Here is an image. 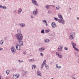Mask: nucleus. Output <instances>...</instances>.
<instances>
[{
	"instance_id": "1",
	"label": "nucleus",
	"mask_w": 79,
	"mask_h": 79,
	"mask_svg": "<svg viewBox=\"0 0 79 79\" xmlns=\"http://www.w3.org/2000/svg\"><path fill=\"white\" fill-rule=\"evenodd\" d=\"M15 37L17 38V40L19 42L20 45L23 46V42L22 41L23 38V35L21 33H18L15 35Z\"/></svg>"
},
{
	"instance_id": "2",
	"label": "nucleus",
	"mask_w": 79,
	"mask_h": 79,
	"mask_svg": "<svg viewBox=\"0 0 79 79\" xmlns=\"http://www.w3.org/2000/svg\"><path fill=\"white\" fill-rule=\"evenodd\" d=\"M58 17L60 19H59V20H60V22H61V23H62V24H64V20L63 19L62 15H59Z\"/></svg>"
},
{
	"instance_id": "3",
	"label": "nucleus",
	"mask_w": 79,
	"mask_h": 79,
	"mask_svg": "<svg viewBox=\"0 0 79 79\" xmlns=\"http://www.w3.org/2000/svg\"><path fill=\"white\" fill-rule=\"evenodd\" d=\"M71 44L72 45V46L73 47V48L75 50H76L77 51V52H79V49H77V48L75 47L76 46V44L73 42V41H71Z\"/></svg>"
},
{
	"instance_id": "4",
	"label": "nucleus",
	"mask_w": 79,
	"mask_h": 79,
	"mask_svg": "<svg viewBox=\"0 0 79 79\" xmlns=\"http://www.w3.org/2000/svg\"><path fill=\"white\" fill-rule=\"evenodd\" d=\"M11 51L12 52L13 54H15L16 52V48L14 47H12L11 48Z\"/></svg>"
},
{
	"instance_id": "5",
	"label": "nucleus",
	"mask_w": 79,
	"mask_h": 79,
	"mask_svg": "<svg viewBox=\"0 0 79 79\" xmlns=\"http://www.w3.org/2000/svg\"><path fill=\"white\" fill-rule=\"evenodd\" d=\"M62 49L63 45H60L58 48L57 51L58 52H61V51H62Z\"/></svg>"
},
{
	"instance_id": "6",
	"label": "nucleus",
	"mask_w": 79,
	"mask_h": 79,
	"mask_svg": "<svg viewBox=\"0 0 79 79\" xmlns=\"http://www.w3.org/2000/svg\"><path fill=\"white\" fill-rule=\"evenodd\" d=\"M45 50V48L44 46H43L40 48L39 49L40 52H44V51Z\"/></svg>"
},
{
	"instance_id": "7",
	"label": "nucleus",
	"mask_w": 79,
	"mask_h": 79,
	"mask_svg": "<svg viewBox=\"0 0 79 79\" xmlns=\"http://www.w3.org/2000/svg\"><path fill=\"white\" fill-rule=\"evenodd\" d=\"M37 13H38V10L37 9H36L33 11L32 15H33L35 16H37Z\"/></svg>"
},
{
	"instance_id": "8",
	"label": "nucleus",
	"mask_w": 79,
	"mask_h": 79,
	"mask_svg": "<svg viewBox=\"0 0 79 79\" xmlns=\"http://www.w3.org/2000/svg\"><path fill=\"white\" fill-rule=\"evenodd\" d=\"M31 2L35 5L37 6H39V5H38V3H37L35 0H31Z\"/></svg>"
},
{
	"instance_id": "9",
	"label": "nucleus",
	"mask_w": 79,
	"mask_h": 79,
	"mask_svg": "<svg viewBox=\"0 0 79 79\" xmlns=\"http://www.w3.org/2000/svg\"><path fill=\"white\" fill-rule=\"evenodd\" d=\"M29 72L27 71H25L24 70H23L22 72V75L23 76H25L26 74H28Z\"/></svg>"
},
{
	"instance_id": "10",
	"label": "nucleus",
	"mask_w": 79,
	"mask_h": 79,
	"mask_svg": "<svg viewBox=\"0 0 79 79\" xmlns=\"http://www.w3.org/2000/svg\"><path fill=\"white\" fill-rule=\"evenodd\" d=\"M15 47L18 50H21V46L18 44H17L15 45Z\"/></svg>"
},
{
	"instance_id": "11",
	"label": "nucleus",
	"mask_w": 79,
	"mask_h": 79,
	"mask_svg": "<svg viewBox=\"0 0 79 79\" xmlns=\"http://www.w3.org/2000/svg\"><path fill=\"white\" fill-rule=\"evenodd\" d=\"M51 26L53 28H55V27H56V24L55 23L52 22L51 23Z\"/></svg>"
},
{
	"instance_id": "12",
	"label": "nucleus",
	"mask_w": 79,
	"mask_h": 79,
	"mask_svg": "<svg viewBox=\"0 0 79 79\" xmlns=\"http://www.w3.org/2000/svg\"><path fill=\"white\" fill-rule=\"evenodd\" d=\"M19 26L21 27H25V23H22L19 24Z\"/></svg>"
},
{
	"instance_id": "13",
	"label": "nucleus",
	"mask_w": 79,
	"mask_h": 79,
	"mask_svg": "<svg viewBox=\"0 0 79 79\" xmlns=\"http://www.w3.org/2000/svg\"><path fill=\"white\" fill-rule=\"evenodd\" d=\"M14 77L15 78V79H18L19 77V75L16 74L14 76Z\"/></svg>"
},
{
	"instance_id": "14",
	"label": "nucleus",
	"mask_w": 79,
	"mask_h": 79,
	"mask_svg": "<svg viewBox=\"0 0 79 79\" xmlns=\"http://www.w3.org/2000/svg\"><path fill=\"white\" fill-rule=\"evenodd\" d=\"M37 74L38 75V76H42V74L39 71H37Z\"/></svg>"
},
{
	"instance_id": "15",
	"label": "nucleus",
	"mask_w": 79,
	"mask_h": 79,
	"mask_svg": "<svg viewBox=\"0 0 79 79\" xmlns=\"http://www.w3.org/2000/svg\"><path fill=\"white\" fill-rule=\"evenodd\" d=\"M43 23H45V24L46 25V26H48V24H47V22L45 20H42Z\"/></svg>"
},
{
	"instance_id": "16",
	"label": "nucleus",
	"mask_w": 79,
	"mask_h": 79,
	"mask_svg": "<svg viewBox=\"0 0 79 79\" xmlns=\"http://www.w3.org/2000/svg\"><path fill=\"white\" fill-rule=\"evenodd\" d=\"M54 20H55V21H58L59 23H61L60 20L54 17Z\"/></svg>"
},
{
	"instance_id": "17",
	"label": "nucleus",
	"mask_w": 79,
	"mask_h": 79,
	"mask_svg": "<svg viewBox=\"0 0 79 79\" xmlns=\"http://www.w3.org/2000/svg\"><path fill=\"white\" fill-rule=\"evenodd\" d=\"M44 42L45 43H48L50 42V40L48 39H44Z\"/></svg>"
},
{
	"instance_id": "18",
	"label": "nucleus",
	"mask_w": 79,
	"mask_h": 79,
	"mask_svg": "<svg viewBox=\"0 0 79 79\" xmlns=\"http://www.w3.org/2000/svg\"><path fill=\"white\" fill-rule=\"evenodd\" d=\"M4 42V40H1L0 42V44L1 45H2L3 44V43Z\"/></svg>"
},
{
	"instance_id": "19",
	"label": "nucleus",
	"mask_w": 79,
	"mask_h": 79,
	"mask_svg": "<svg viewBox=\"0 0 79 79\" xmlns=\"http://www.w3.org/2000/svg\"><path fill=\"white\" fill-rule=\"evenodd\" d=\"M74 36L73 35H70L69 37V39L70 40H72L73 39Z\"/></svg>"
},
{
	"instance_id": "20",
	"label": "nucleus",
	"mask_w": 79,
	"mask_h": 79,
	"mask_svg": "<svg viewBox=\"0 0 79 79\" xmlns=\"http://www.w3.org/2000/svg\"><path fill=\"white\" fill-rule=\"evenodd\" d=\"M29 62H31V63H32V62H34L35 61V60H34V59H32L30 60H29Z\"/></svg>"
},
{
	"instance_id": "21",
	"label": "nucleus",
	"mask_w": 79,
	"mask_h": 79,
	"mask_svg": "<svg viewBox=\"0 0 79 79\" xmlns=\"http://www.w3.org/2000/svg\"><path fill=\"white\" fill-rule=\"evenodd\" d=\"M22 12V9L20 8L19 9V10L18 11V13L19 14H20Z\"/></svg>"
},
{
	"instance_id": "22",
	"label": "nucleus",
	"mask_w": 79,
	"mask_h": 79,
	"mask_svg": "<svg viewBox=\"0 0 79 79\" xmlns=\"http://www.w3.org/2000/svg\"><path fill=\"white\" fill-rule=\"evenodd\" d=\"M36 65H32V69H35L36 68Z\"/></svg>"
},
{
	"instance_id": "23",
	"label": "nucleus",
	"mask_w": 79,
	"mask_h": 79,
	"mask_svg": "<svg viewBox=\"0 0 79 79\" xmlns=\"http://www.w3.org/2000/svg\"><path fill=\"white\" fill-rule=\"evenodd\" d=\"M50 5H47L45 6V7L47 9H49L50 8Z\"/></svg>"
},
{
	"instance_id": "24",
	"label": "nucleus",
	"mask_w": 79,
	"mask_h": 79,
	"mask_svg": "<svg viewBox=\"0 0 79 79\" xmlns=\"http://www.w3.org/2000/svg\"><path fill=\"white\" fill-rule=\"evenodd\" d=\"M45 66L46 69H48L49 66L47 64H45Z\"/></svg>"
},
{
	"instance_id": "25",
	"label": "nucleus",
	"mask_w": 79,
	"mask_h": 79,
	"mask_svg": "<svg viewBox=\"0 0 79 79\" xmlns=\"http://www.w3.org/2000/svg\"><path fill=\"white\" fill-rule=\"evenodd\" d=\"M41 33L42 34H45V31H44V30L43 29L41 31Z\"/></svg>"
},
{
	"instance_id": "26",
	"label": "nucleus",
	"mask_w": 79,
	"mask_h": 79,
	"mask_svg": "<svg viewBox=\"0 0 79 79\" xmlns=\"http://www.w3.org/2000/svg\"><path fill=\"white\" fill-rule=\"evenodd\" d=\"M6 74H7V75H8V74H9V73H10V71L8 70H7L6 71Z\"/></svg>"
},
{
	"instance_id": "27",
	"label": "nucleus",
	"mask_w": 79,
	"mask_h": 79,
	"mask_svg": "<svg viewBox=\"0 0 79 79\" xmlns=\"http://www.w3.org/2000/svg\"><path fill=\"white\" fill-rule=\"evenodd\" d=\"M60 6H57L56 7V9L57 10H59V9H60Z\"/></svg>"
},
{
	"instance_id": "28",
	"label": "nucleus",
	"mask_w": 79,
	"mask_h": 79,
	"mask_svg": "<svg viewBox=\"0 0 79 79\" xmlns=\"http://www.w3.org/2000/svg\"><path fill=\"white\" fill-rule=\"evenodd\" d=\"M50 32V30H49L48 29L46 30V33H48V32Z\"/></svg>"
},
{
	"instance_id": "29",
	"label": "nucleus",
	"mask_w": 79,
	"mask_h": 79,
	"mask_svg": "<svg viewBox=\"0 0 79 79\" xmlns=\"http://www.w3.org/2000/svg\"><path fill=\"white\" fill-rule=\"evenodd\" d=\"M58 56H59V58H62L63 56L61 55H60H60L59 54Z\"/></svg>"
},
{
	"instance_id": "30",
	"label": "nucleus",
	"mask_w": 79,
	"mask_h": 79,
	"mask_svg": "<svg viewBox=\"0 0 79 79\" xmlns=\"http://www.w3.org/2000/svg\"><path fill=\"white\" fill-rule=\"evenodd\" d=\"M18 33H21V30L20 29H18L17 30Z\"/></svg>"
},
{
	"instance_id": "31",
	"label": "nucleus",
	"mask_w": 79,
	"mask_h": 79,
	"mask_svg": "<svg viewBox=\"0 0 79 79\" xmlns=\"http://www.w3.org/2000/svg\"><path fill=\"white\" fill-rule=\"evenodd\" d=\"M45 63H46V60H45L42 63V64L44 65V64H45Z\"/></svg>"
},
{
	"instance_id": "32",
	"label": "nucleus",
	"mask_w": 79,
	"mask_h": 79,
	"mask_svg": "<svg viewBox=\"0 0 79 79\" xmlns=\"http://www.w3.org/2000/svg\"><path fill=\"white\" fill-rule=\"evenodd\" d=\"M2 9H4V10H5V9H6V6H3Z\"/></svg>"
},
{
	"instance_id": "33",
	"label": "nucleus",
	"mask_w": 79,
	"mask_h": 79,
	"mask_svg": "<svg viewBox=\"0 0 79 79\" xmlns=\"http://www.w3.org/2000/svg\"><path fill=\"white\" fill-rule=\"evenodd\" d=\"M64 50H68V48L64 47Z\"/></svg>"
},
{
	"instance_id": "34",
	"label": "nucleus",
	"mask_w": 79,
	"mask_h": 79,
	"mask_svg": "<svg viewBox=\"0 0 79 79\" xmlns=\"http://www.w3.org/2000/svg\"><path fill=\"white\" fill-rule=\"evenodd\" d=\"M44 64H42V65H41V69H42L43 68V67H44Z\"/></svg>"
},
{
	"instance_id": "35",
	"label": "nucleus",
	"mask_w": 79,
	"mask_h": 79,
	"mask_svg": "<svg viewBox=\"0 0 79 79\" xmlns=\"http://www.w3.org/2000/svg\"><path fill=\"white\" fill-rule=\"evenodd\" d=\"M72 34L74 35V36H75V33L74 32H73L72 33Z\"/></svg>"
},
{
	"instance_id": "36",
	"label": "nucleus",
	"mask_w": 79,
	"mask_h": 79,
	"mask_svg": "<svg viewBox=\"0 0 79 79\" xmlns=\"http://www.w3.org/2000/svg\"><path fill=\"white\" fill-rule=\"evenodd\" d=\"M31 18H34L35 17L33 15H31Z\"/></svg>"
},
{
	"instance_id": "37",
	"label": "nucleus",
	"mask_w": 79,
	"mask_h": 79,
	"mask_svg": "<svg viewBox=\"0 0 79 79\" xmlns=\"http://www.w3.org/2000/svg\"><path fill=\"white\" fill-rule=\"evenodd\" d=\"M3 6H2V5H0V8H3Z\"/></svg>"
},
{
	"instance_id": "38",
	"label": "nucleus",
	"mask_w": 79,
	"mask_h": 79,
	"mask_svg": "<svg viewBox=\"0 0 79 79\" xmlns=\"http://www.w3.org/2000/svg\"><path fill=\"white\" fill-rule=\"evenodd\" d=\"M19 62H20V63H22V62H24V61L23 60H19Z\"/></svg>"
},
{
	"instance_id": "39",
	"label": "nucleus",
	"mask_w": 79,
	"mask_h": 79,
	"mask_svg": "<svg viewBox=\"0 0 79 79\" xmlns=\"http://www.w3.org/2000/svg\"><path fill=\"white\" fill-rule=\"evenodd\" d=\"M52 12L50 10H49L48 11V13H49V14H50V13H51Z\"/></svg>"
},
{
	"instance_id": "40",
	"label": "nucleus",
	"mask_w": 79,
	"mask_h": 79,
	"mask_svg": "<svg viewBox=\"0 0 79 79\" xmlns=\"http://www.w3.org/2000/svg\"><path fill=\"white\" fill-rule=\"evenodd\" d=\"M16 10H14V14H15V13H16Z\"/></svg>"
},
{
	"instance_id": "41",
	"label": "nucleus",
	"mask_w": 79,
	"mask_h": 79,
	"mask_svg": "<svg viewBox=\"0 0 79 79\" xmlns=\"http://www.w3.org/2000/svg\"><path fill=\"white\" fill-rule=\"evenodd\" d=\"M40 56H43V54L42 53H40Z\"/></svg>"
},
{
	"instance_id": "42",
	"label": "nucleus",
	"mask_w": 79,
	"mask_h": 79,
	"mask_svg": "<svg viewBox=\"0 0 79 79\" xmlns=\"http://www.w3.org/2000/svg\"><path fill=\"white\" fill-rule=\"evenodd\" d=\"M75 55L76 56H77V52H75Z\"/></svg>"
},
{
	"instance_id": "43",
	"label": "nucleus",
	"mask_w": 79,
	"mask_h": 79,
	"mask_svg": "<svg viewBox=\"0 0 79 79\" xmlns=\"http://www.w3.org/2000/svg\"><path fill=\"white\" fill-rule=\"evenodd\" d=\"M57 68H58V69H60L61 68V66L58 67Z\"/></svg>"
},
{
	"instance_id": "44",
	"label": "nucleus",
	"mask_w": 79,
	"mask_h": 79,
	"mask_svg": "<svg viewBox=\"0 0 79 79\" xmlns=\"http://www.w3.org/2000/svg\"><path fill=\"white\" fill-rule=\"evenodd\" d=\"M3 50V48H0V50Z\"/></svg>"
},
{
	"instance_id": "45",
	"label": "nucleus",
	"mask_w": 79,
	"mask_h": 79,
	"mask_svg": "<svg viewBox=\"0 0 79 79\" xmlns=\"http://www.w3.org/2000/svg\"><path fill=\"white\" fill-rule=\"evenodd\" d=\"M23 55H26V53L25 52H23Z\"/></svg>"
},
{
	"instance_id": "46",
	"label": "nucleus",
	"mask_w": 79,
	"mask_h": 79,
	"mask_svg": "<svg viewBox=\"0 0 79 79\" xmlns=\"http://www.w3.org/2000/svg\"><path fill=\"white\" fill-rule=\"evenodd\" d=\"M58 64H56V68H57L58 67Z\"/></svg>"
},
{
	"instance_id": "47",
	"label": "nucleus",
	"mask_w": 79,
	"mask_h": 79,
	"mask_svg": "<svg viewBox=\"0 0 79 79\" xmlns=\"http://www.w3.org/2000/svg\"><path fill=\"white\" fill-rule=\"evenodd\" d=\"M77 20H79V18L78 17H77Z\"/></svg>"
},
{
	"instance_id": "48",
	"label": "nucleus",
	"mask_w": 79,
	"mask_h": 79,
	"mask_svg": "<svg viewBox=\"0 0 79 79\" xmlns=\"http://www.w3.org/2000/svg\"><path fill=\"white\" fill-rule=\"evenodd\" d=\"M69 10H71V9L70 8V7H69Z\"/></svg>"
},
{
	"instance_id": "49",
	"label": "nucleus",
	"mask_w": 79,
	"mask_h": 79,
	"mask_svg": "<svg viewBox=\"0 0 79 79\" xmlns=\"http://www.w3.org/2000/svg\"><path fill=\"white\" fill-rule=\"evenodd\" d=\"M56 54V55H57L58 56L59 55V53H58V52H57Z\"/></svg>"
},
{
	"instance_id": "50",
	"label": "nucleus",
	"mask_w": 79,
	"mask_h": 79,
	"mask_svg": "<svg viewBox=\"0 0 79 79\" xmlns=\"http://www.w3.org/2000/svg\"><path fill=\"white\" fill-rule=\"evenodd\" d=\"M72 79H76V78H75L74 77H73V78H72Z\"/></svg>"
},
{
	"instance_id": "51",
	"label": "nucleus",
	"mask_w": 79,
	"mask_h": 79,
	"mask_svg": "<svg viewBox=\"0 0 79 79\" xmlns=\"http://www.w3.org/2000/svg\"><path fill=\"white\" fill-rule=\"evenodd\" d=\"M50 6H52V5H50Z\"/></svg>"
},
{
	"instance_id": "52",
	"label": "nucleus",
	"mask_w": 79,
	"mask_h": 79,
	"mask_svg": "<svg viewBox=\"0 0 79 79\" xmlns=\"http://www.w3.org/2000/svg\"><path fill=\"white\" fill-rule=\"evenodd\" d=\"M53 7H55V6L54 5H52V6Z\"/></svg>"
},
{
	"instance_id": "53",
	"label": "nucleus",
	"mask_w": 79,
	"mask_h": 79,
	"mask_svg": "<svg viewBox=\"0 0 79 79\" xmlns=\"http://www.w3.org/2000/svg\"><path fill=\"white\" fill-rule=\"evenodd\" d=\"M6 79H8V78H6Z\"/></svg>"
},
{
	"instance_id": "54",
	"label": "nucleus",
	"mask_w": 79,
	"mask_h": 79,
	"mask_svg": "<svg viewBox=\"0 0 79 79\" xmlns=\"http://www.w3.org/2000/svg\"><path fill=\"white\" fill-rule=\"evenodd\" d=\"M0 79H1V77H0Z\"/></svg>"
},
{
	"instance_id": "55",
	"label": "nucleus",
	"mask_w": 79,
	"mask_h": 79,
	"mask_svg": "<svg viewBox=\"0 0 79 79\" xmlns=\"http://www.w3.org/2000/svg\"><path fill=\"white\" fill-rule=\"evenodd\" d=\"M4 0V1H5V0Z\"/></svg>"
}]
</instances>
